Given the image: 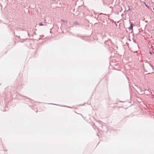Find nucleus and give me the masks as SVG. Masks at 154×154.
Wrapping results in <instances>:
<instances>
[{"label":"nucleus","instance_id":"nucleus-5","mask_svg":"<svg viewBox=\"0 0 154 154\" xmlns=\"http://www.w3.org/2000/svg\"><path fill=\"white\" fill-rule=\"evenodd\" d=\"M150 53L151 54H152V53H151V52L150 51Z\"/></svg>","mask_w":154,"mask_h":154},{"label":"nucleus","instance_id":"nucleus-3","mask_svg":"<svg viewBox=\"0 0 154 154\" xmlns=\"http://www.w3.org/2000/svg\"><path fill=\"white\" fill-rule=\"evenodd\" d=\"M39 25L40 26H43L44 25L43 24H42V23H40L39 24Z\"/></svg>","mask_w":154,"mask_h":154},{"label":"nucleus","instance_id":"nucleus-4","mask_svg":"<svg viewBox=\"0 0 154 154\" xmlns=\"http://www.w3.org/2000/svg\"><path fill=\"white\" fill-rule=\"evenodd\" d=\"M146 6L148 8H149V7L148 6L146 5Z\"/></svg>","mask_w":154,"mask_h":154},{"label":"nucleus","instance_id":"nucleus-1","mask_svg":"<svg viewBox=\"0 0 154 154\" xmlns=\"http://www.w3.org/2000/svg\"><path fill=\"white\" fill-rule=\"evenodd\" d=\"M133 25L132 23H131L130 24V27H129V29H130V30H132V29H133Z\"/></svg>","mask_w":154,"mask_h":154},{"label":"nucleus","instance_id":"nucleus-6","mask_svg":"<svg viewBox=\"0 0 154 154\" xmlns=\"http://www.w3.org/2000/svg\"><path fill=\"white\" fill-rule=\"evenodd\" d=\"M153 10H154V8L153 9Z\"/></svg>","mask_w":154,"mask_h":154},{"label":"nucleus","instance_id":"nucleus-2","mask_svg":"<svg viewBox=\"0 0 154 154\" xmlns=\"http://www.w3.org/2000/svg\"><path fill=\"white\" fill-rule=\"evenodd\" d=\"M61 21L63 22L66 23L67 22L66 20H61Z\"/></svg>","mask_w":154,"mask_h":154}]
</instances>
